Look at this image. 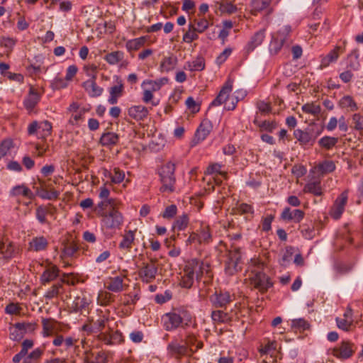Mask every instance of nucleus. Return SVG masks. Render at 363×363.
Returning a JSON list of instances; mask_svg holds the SVG:
<instances>
[{
	"mask_svg": "<svg viewBox=\"0 0 363 363\" xmlns=\"http://www.w3.org/2000/svg\"><path fill=\"white\" fill-rule=\"evenodd\" d=\"M175 163L169 161L158 169V174L162 186L160 191L162 193H172L175 191Z\"/></svg>",
	"mask_w": 363,
	"mask_h": 363,
	"instance_id": "nucleus-1",
	"label": "nucleus"
},
{
	"mask_svg": "<svg viewBox=\"0 0 363 363\" xmlns=\"http://www.w3.org/2000/svg\"><path fill=\"white\" fill-rule=\"evenodd\" d=\"M168 82L167 77H162L156 80L146 79L141 84L143 88L142 101L143 103L150 104L152 106H157L160 104V100H155L154 93L160 90L162 86Z\"/></svg>",
	"mask_w": 363,
	"mask_h": 363,
	"instance_id": "nucleus-2",
	"label": "nucleus"
},
{
	"mask_svg": "<svg viewBox=\"0 0 363 363\" xmlns=\"http://www.w3.org/2000/svg\"><path fill=\"white\" fill-rule=\"evenodd\" d=\"M233 81L228 79L222 86L216 98L211 102V105L218 106L223 104L225 110H234L237 106L238 99L236 96H230V93L233 90Z\"/></svg>",
	"mask_w": 363,
	"mask_h": 363,
	"instance_id": "nucleus-3",
	"label": "nucleus"
},
{
	"mask_svg": "<svg viewBox=\"0 0 363 363\" xmlns=\"http://www.w3.org/2000/svg\"><path fill=\"white\" fill-rule=\"evenodd\" d=\"M210 273V264L207 262L197 259H191L185 262L182 274L191 279L199 280L204 274Z\"/></svg>",
	"mask_w": 363,
	"mask_h": 363,
	"instance_id": "nucleus-4",
	"label": "nucleus"
},
{
	"mask_svg": "<svg viewBox=\"0 0 363 363\" xmlns=\"http://www.w3.org/2000/svg\"><path fill=\"white\" fill-rule=\"evenodd\" d=\"M164 327L167 331L175 330L180 325L184 327L191 322V315L185 311L177 313H166L164 317Z\"/></svg>",
	"mask_w": 363,
	"mask_h": 363,
	"instance_id": "nucleus-5",
	"label": "nucleus"
},
{
	"mask_svg": "<svg viewBox=\"0 0 363 363\" xmlns=\"http://www.w3.org/2000/svg\"><path fill=\"white\" fill-rule=\"evenodd\" d=\"M290 33L291 27L286 26L272 35V38L269 46L271 54L277 55L284 44H290L291 43Z\"/></svg>",
	"mask_w": 363,
	"mask_h": 363,
	"instance_id": "nucleus-6",
	"label": "nucleus"
},
{
	"mask_svg": "<svg viewBox=\"0 0 363 363\" xmlns=\"http://www.w3.org/2000/svg\"><path fill=\"white\" fill-rule=\"evenodd\" d=\"M249 279L250 284L262 293L272 286L270 279L262 272L260 266L251 270Z\"/></svg>",
	"mask_w": 363,
	"mask_h": 363,
	"instance_id": "nucleus-7",
	"label": "nucleus"
},
{
	"mask_svg": "<svg viewBox=\"0 0 363 363\" xmlns=\"http://www.w3.org/2000/svg\"><path fill=\"white\" fill-rule=\"evenodd\" d=\"M119 207L109 208L108 211L100 213L103 225L108 229L120 228L123 223V216L118 211Z\"/></svg>",
	"mask_w": 363,
	"mask_h": 363,
	"instance_id": "nucleus-8",
	"label": "nucleus"
},
{
	"mask_svg": "<svg viewBox=\"0 0 363 363\" xmlns=\"http://www.w3.org/2000/svg\"><path fill=\"white\" fill-rule=\"evenodd\" d=\"M241 252L238 247L228 250L225 262V272L232 276L240 270Z\"/></svg>",
	"mask_w": 363,
	"mask_h": 363,
	"instance_id": "nucleus-9",
	"label": "nucleus"
},
{
	"mask_svg": "<svg viewBox=\"0 0 363 363\" xmlns=\"http://www.w3.org/2000/svg\"><path fill=\"white\" fill-rule=\"evenodd\" d=\"M354 352V345L349 340H342L330 349V354L339 359H347L352 357Z\"/></svg>",
	"mask_w": 363,
	"mask_h": 363,
	"instance_id": "nucleus-10",
	"label": "nucleus"
},
{
	"mask_svg": "<svg viewBox=\"0 0 363 363\" xmlns=\"http://www.w3.org/2000/svg\"><path fill=\"white\" fill-rule=\"evenodd\" d=\"M319 134V132H315L312 128L304 130L296 129L294 131V136L303 146H312Z\"/></svg>",
	"mask_w": 363,
	"mask_h": 363,
	"instance_id": "nucleus-11",
	"label": "nucleus"
},
{
	"mask_svg": "<svg viewBox=\"0 0 363 363\" xmlns=\"http://www.w3.org/2000/svg\"><path fill=\"white\" fill-rule=\"evenodd\" d=\"M28 133L29 135L35 133L38 138L45 140L52 133V124L48 121H33L28 125Z\"/></svg>",
	"mask_w": 363,
	"mask_h": 363,
	"instance_id": "nucleus-12",
	"label": "nucleus"
},
{
	"mask_svg": "<svg viewBox=\"0 0 363 363\" xmlns=\"http://www.w3.org/2000/svg\"><path fill=\"white\" fill-rule=\"evenodd\" d=\"M20 252L19 246L9 239H3L0 242V254L4 260H10L18 256Z\"/></svg>",
	"mask_w": 363,
	"mask_h": 363,
	"instance_id": "nucleus-13",
	"label": "nucleus"
},
{
	"mask_svg": "<svg viewBox=\"0 0 363 363\" xmlns=\"http://www.w3.org/2000/svg\"><path fill=\"white\" fill-rule=\"evenodd\" d=\"M167 352L170 357L180 360L188 354V348L184 344H181L177 339H174L167 345Z\"/></svg>",
	"mask_w": 363,
	"mask_h": 363,
	"instance_id": "nucleus-14",
	"label": "nucleus"
},
{
	"mask_svg": "<svg viewBox=\"0 0 363 363\" xmlns=\"http://www.w3.org/2000/svg\"><path fill=\"white\" fill-rule=\"evenodd\" d=\"M348 199V192L344 191L335 201L329 214L335 220L339 219L344 212Z\"/></svg>",
	"mask_w": 363,
	"mask_h": 363,
	"instance_id": "nucleus-15",
	"label": "nucleus"
},
{
	"mask_svg": "<svg viewBox=\"0 0 363 363\" xmlns=\"http://www.w3.org/2000/svg\"><path fill=\"white\" fill-rule=\"evenodd\" d=\"M157 273V266L155 260L151 259L148 263L144 264L139 271V276L143 281L152 282Z\"/></svg>",
	"mask_w": 363,
	"mask_h": 363,
	"instance_id": "nucleus-16",
	"label": "nucleus"
},
{
	"mask_svg": "<svg viewBox=\"0 0 363 363\" xmlns=\"http://www.w3.org/2000/svg\"><path fill=\"white\" fill-rule=\"evenodd\" d=\"M98 339L107 345L120 344L123 341L121 333L113 330L108 327V332H101L98 335Z\"/></svg>",
	"mask_w": 363,
	"mask_h": 363,
	"instance_id": "nucleus-17",
	"label": "nucleus"
},
{
	"mask_svg": "<svg viewBox=\"0 0 363 363\" xmlns=\"http://www.w3.org/2000/svg\"><path fill=\"white\" fill-rule=\"evenodd\" d=\"M128 115L137 122L144 121L150 115V108L142 104L133 105L128 108Z\"/></svg>",
	"mask_w": 363,
	"mask_h": 363,
	"instance_id": "nucleus-18",
	"label": "nucleus"
},
{
	"mask_svg": "<svg viewBox=\"0 0 363 363\" xmlns=\"http://www.w3.org/2000/svg\"><path fill=\"white\" fill-rule=\"evenodd\" d=\"M210 301L216 308H223L232 301V296L228 291H216L210 298Z\"/></svg>",
	"mask_w": 363,
	"mask_h": 363,
	"instance_id": "nucleus-19",
	"label": "nucleus"
},
{
	"mask_svg": "<svg viewBox=\"0 0 363 363\" xmlns=\"http://www.w3.org/2000/svg\"><path fill=\"white\" fill-rule=\"evenodd\" d=\"M90 303L91 299L89 297L85 294L81 293L74 298L71 308L73 311L83 314L88 311V306Z\"/></svg>",
	"mask_w": 363,
	"mask_h": 363,
	"instance_id": "nucleus-20",
	"label": "nucleus"
},
{
	"mask_svg": "<svg viewBox=\"0 0 363 363\" xmlns=\"http://www.w3.org/2000/svg\"><path fill=\"white\" fill-rule=\"evenodd\" d=\"M41 323L43 337H49L57 334L61 330L60 323L52 318H43Z\"/></svg>",
	"mask_w": 363,
	"mask_h": 363,
	"instance_id": "nucleus-21",
	"label": "nucleus"
},
{
	"mask_svg": "<svg viewBox=\"0 0 363 363\" xmlns=\"http://www.w3.org/2000/svg\"><path fill=\"white\" fill-rule=\"evenodd\" d=\"M40 94L33 86H30L28 94L23 101V105L28 112H31L40 100Z\"/></svg>",
	"mask_w": 363,
	"mask_h": 363,
	"instance_id": "nucleus-22",
	"label": "nucleus"
},
{
	"mask_svg": "<svg viewBox=\"0 0 363 363\" xmlns=\"http://www.w3.org/2000/svg\"><path fill=\"white\" fill-rule=\"evenodd\" d=\"M212 130V125L209 120L204 119L201 123L200 125L197 128L193 142L197 144L203 140L209 135Z\"/></svg>",
	"mask_w": 363,
	"mask_h": 363,
	"instance_id": "nucleus-23",
	"label": "nucleus"
},
{
	"mask_svg": "<svg viewBox=\"0 0 363 363\" xmlns=\"http://www.w3.org/2000/svg\"><path fill=\"white\" fill-rule=\"evenodd\" d=\"M304 216L305 213L302 210L294 209L291 211L289 207H286L281 213V218L287 222L300 223L304 218Z\"/></svg>",
	"mask_w": 363,
	"mask_h": 363,
	"instance_id": "nucleus-24",
	"label": "nucleus"
},
{
	"mask_svg": "<svg viewBox=\"0 0 363 363\" xmlns=\"http://www.w3.org/2000/svg\"><path fill=\"white\" fill-rule=\"evenodd\" d=\"M125 277V276H124V277ZM128 286V284L123 283V277L121 276L109 277L106 284V288L114 293L123 291L125 290Z\"/></svg>",
	"mask_w": 363,
	"mask_h": 363,
	"instance_id": "nucleus-25",
	"label": "nucleus"
},
{
	"mask_svg": "<svg viewBox=\"0 0 363 363\" xmlns=\"http://www.w3.org/2000/svg\"><path fill=\"white\" fill-rule=\"evenodd\" d=\"M97 318H92L91 323H93V328L96 330V331H101L106 328V326H108V323L110 321L109 318V313L108 311H97Z\"/></svg>",
	"mask_w": 363,
	"mask_h": 363,
	"instance_id": "nucleus-26",
	"label": "nucleus"
},
{
	"mask_svg": "<svg viewBox=\"0 0 363 363\" xmlns=\"http://www.w3.org/2000/svg\"><path fill=\"white\" fill-rule=\"evenodd\" d=\"M59 268L56 265L49 263L40 276L41 284L45 285L55 280L59 276Z\"/></svg>",
	"mask_w": 363,
	"mask_h": 363,
	"instance_id": "nucleus-27",
	"label": "nucleus"
},
{
	"mask_svg": "<svg viewBox=\"0 0 363 363\" xmlns=\"http://www.w3.org/2000/svg\"><path fill=\"white\" fill-rule=\"evenodd\" d=\"M96 79H89L82 84V86L91 97L100 96L103 93V88L97 85Z\"/></svg>",
	"mask_w": 363,
	"mask_h": 363,
	"instance_id": "nucleus-28",
	"label": "nucleus"
},
{
	"mask_svg": "<svg viewBox=\"0 0 363 363\" xmlns=\"http://www.w3.org/2000/svg\"><path fill=\"white\" fill-rule=\"evenodd\" d=\"M271 4L272 0H252L250 2V12L253 16H257L258 13L268 9H269V11L271 12Z\"/></svg>",
	"mask_w": 363,
	"mask_h": 363,
	"instance_id": "nucleus-29",
	"label": "nucleus"
},
{
	"mask_svg": "<svg viewBox=\"0 0 363 363\" xmlns=\"http://www.w3.org/2000/svg\"><path fill=\"white\" fill-rule=\"evenodd\" d=\"M345 52V49L340 46H335L328 55L323 57L321 59V66L328 67L331 63L335 62L340 55Z\"/></svg>",
	"mask_w": 363,
	"mask_h": 363,
	"instance_id": "nucleus-30",
	"label": "nucleus"
},
{
	"mask_svg": "<svg viewBox=\"0 0 363 363\" xmlns=\"http://www.w3.org/2000/svg\"><path fill=\"white\" fill-rule=\"evenodd\" d=\"M135 230H125L122 235V240L119 243L118 247L122 250L130 252L135 241Z\"/></svg>",
	"mask_w": 363,
	"mask_h": 363,
	"instance_id": "nucleus-31",
	"label": "nucleus"
},
{
	"mask_svg": "<svg viewBox=\"0 0 363 363\" xmlns=\"http://www.w3.org/2000/svg\"><path fill=\"white\" fill-rule=\"evenodd\" d=\"M265 29H262L254 34L246 45L245 50L247 53L252 52L257 47L262 43L265 38Z\"/></svg>",
	"mask_w": 363,
	"mask_h": 363,
	"instance_id": "nucleus-32",
	"label": "nucleus"
},
{
	"mask_svg": "<svg viewBox=\"0 0 363 363\" xmlns=\"http://www.w3.org/2000/svg\"><path fill=\"white\" fill-rule=\"evenodd\" d=\"M304 193H309L316 196H320L323 194L320 180L308 182L303 187Z\"/></svg>",
	"mask_w": 363,
	"mask_h": 363,
	"instance_id": "nucleus-33",
	"label": "nucleus"
},
{
	"mask_svg": "<svg viewBox=\"0 0 363 363\" xmlns=\"http://www.w3.org/2000/svg\"><path fill=\"white\" fill-rule=\"evenodd\" d=\"M107 356L104 352H99L94 354L91 352H86L84 363H106Z\"/></svg>",
	"mask_w": 363,
	"mask_h": 363,
	"instance_id": "nucleus-34",
	"label": "nucleus"
},
{
	"mask_svg": "<svg viewBox=\"0 0 363 363\" xmlns=\"http://www.w3.org/2000/svg\"><path fill=\"white\" fill-rule=\"evenodd\" d=\"M184 345L187 346L188 352L194 353L203 347V343L201 341H198L194 334H188L185 337Z\"/></svg>",
	"mask_w": 363,
	"mask_h": 363,
	"instance_id": "nucleus-35",
	"label": "nucleus"
},
{
	"mask_svg": "<svg viewBox=\"0 0 363 363\" xmlns=\"http://www.w3.org/2000/svg\"><path fill=\"white\" fill-rule=\"evenodd\" d=\"M177 63V58L173 55L164 57L160 65L162 72H169L174 69Z\"/></svg>",
	"mask_w": 363,
	"mask_h": 363,
	"instance_id": "nucleus-36",
	"label": "nucleus"
},
{
	"mask_svg": "<svg viewBox=\"0 0 363 363\" xmlns=\"http://www.w3.org/2000/svg\"><path fill=\"white\" fill-rule=\"evenodd\" d=\"M338 106L342 109H346L348 112H353L358 109V106L351 96H344L338 101Z\"/></svg>",
	"mask_w": 363,
	"mask_h": 363,
	"instance_id": "nucleus-37",
	"label": "nucleus"
},
{
	"mask_svg": "<svg viewBox=\"0 0 363 363\" xmlns=\"http://www.w3.org/2000/svg\"><path fill=\"white\" fill-rule=\"evenodd\" d=\"M10 194L12 196H23L29 199H33L35 198V195L31 190L23 184L14 186L11 189Z\"/></svg>",
	"mask_w": 363,
	"mask_h": 363,
	"instance_id": "nucleus-38",
	"label": "nucleus"
},
{
	"mask_svg": "<svg viewBox=\"0 0 363 363\" xmlns=\"http://www.w3.org/2000/svg\"><path fill=\"white\" fill-rule=\"evenodd\" d=\"M147 39V36H141L140 38L129 40L126 42L125 48L128 52L138 50L144 46Z\"/></svg>",
	"mask_w": 363,
	"mask_h": 363,
	"instance_id": "nucleus-39",
	"label": "nucleus"
},
{
	"mask_svg": "<svg viewBox=\"0 0 363 363\" xmlns=\"http://www.w3.org/2000/svg\"><path fill=\"white\" fill-rule=\"evenodd\" d=\"M110 96L108 101L110 104H116L118 102V99L123 95V84L119 82L118 84L115 85L110 88Z\"/></svg>",
	"mask_w": 363,
	"mask_h": 363,
	"instance_id": "nucleus-40",
	"label": "nucleus"
},
{
	"mask_svg": "<svg viewBox=\"0 0 363 363\" xmlns=\"http://www.w3.org/2000/svg\"><path fill=\"white\" fill-rule=\"evenodd\" d=\"M48 245L47 239L43 236L35 237L30 242V248L35 252L45 250Z\"/></svg>",
	"mask_w": 363,
	"mask_h": 363,
	"instance_id": "nucleus-41",
	"label": "nucleus"
},
{
	"mask_svg": "<svg viewBox=\"0 0 363 363\" xmlns=\"http://www.w3.org/2000/svg\"><path fill=\"white\" fill-rule=\"evenodd\" d=\"M211 318L215 324L227 323L231 321L230 315L222 310L213 311L211 313Z\"/></svg>",
	"mask_w": 363,
	"mask_h": 363,
	"instance_id": "nucleus-42",
	"label": "nucleus"
},
{
	"mask_svg": "<svg viewBox=\"0 0 363 363\" xmlns=\"http://www.w3.org/2000/svg\"><path fill=\"white\" fill-rule=\"evenodd\" d=\"M104 175L106 177H108L111 179V182L113 184H120L125 178L124 172L121 170L118 167H115L113 171L108 172L105 170Z\"/></svg>",
	"mask_w": 363,
	"mask_h": 363,
	"instance_id": "nucleus-43",
	"label": "nucleus"
},
{
	"mask_svg": "<svg viewBox=\"0 0 363 363\" xmlns=\"http://www.w3.org/2000/svg\"><path fill=\"white\" fill-rule=\"evenodd\" d=\"M120 205L121 201L116 199H104L98 204V213L100 216V213L108 211L109 208H112L113 207H119Z\"/></svg>",
	"mask_w": 363,
	"mask_h": 363,
	"instance_id": "nucleus-44",
	"label": "nucleus"
},
{
	"mask_svg": "<svg viewBox=\"0 0 363 363\" xmlns=\"http://www.w3.org/2000/svg\"><path fill=\"white\" fill-rule=\"evenodd\" d=\"M314 169L321 174L330 173L335 169V164L332 160H325L316 165Z\"/></svg>",
	"mask_w": 363,
	"mask_h": 363,
	"instance_id": "nucleus-45",
	"label": "nucleus"
},
{
	"mask_svg": "<svg viewBox=\"0 0 363 363\" xmlns=\"http://www.w3.org/2000/svg\"><path fill=\"white\" fill-rule=\"evenodd\" d=\"M197 233L199 238L200 245L208 244L212 241L211 232L208 225H202Z\"/></svg>",
	"mask_w": 363,
	"mask_h": 363,
	"instance_id": "nucleus-46",
	"label": "nucleus"
},
{
	"mask_svg": "<svg viewBox=\"0 0 363 363\" xmlns=\"http://www.w3.org/2000/svg\"><path fill=\"white\" fill-rule=\"evenodd\" d=\"M118 142V135L116 133L108 132L100 138V143L103 146L114 145Z\"/></svg>",
	"mask_w": 363,
	"mask_h": 363,
	"instance_id": "nucleus-47",
	"label": "nucleus"
},
{
	"mask_svg": "<svg viewBox=\"0 0 363 363\" xmlns=\"http://www.w3.org/2000/svg\"><path fill=\"white\" fill-rule=\"evenodd\" d=\"M184 68L191 72L202 71L205 68L204 58L201 56H198L195 60L188 62Z\"/></svg>",
	"mask_w": 363,
	"mask_h": 363,
	"instance_id": "nucleus-48",
	"label": "nucleus"
},
{
	"mask_svg": "<svg viewBox=\"0 0 363 363\" xmlns=\"http://www.w3.org/2000/svg\"><path fill=\"white\" fill-rule=\"evenodd\" d=\"M190 27L197 31L199 33H203L209 26V22L206 18H196L194 20L193 23L189 24Z\"/></svg>",
	"mask_w": 363,
	"mask_h": 363,
	"instance_id": "nucleus-49",
	"label": "nucleus"
},
{
	"mask_svg": "<svg viewBox=\"0 0 363 363\" xmlns=\"http://www.w3.org/2000/svg\"><path fill=\"white\" fill-rule=\"evenodd\" d=\"M124 57V53L122 51H113L105 55L104 60L111 65H115L121 62Z\"/></svg>",
	"mask_w": 363,
	"mask_h": 363,
	"instance_id": "nucleus-50",
	"label": "nucleus"
},
{
	"mask_svg": "<svg viewBox=\"0 0 363 363\" xmlns=\"http://www.w3.org/2000/svg\"><path fill=\"white\" fill-rule=\"evenodd\" d=\"M338 138L330 136H324L318 140V145L325 150H330L336 145Z\"/></svg>",
	"mask_w": 363,
	"mask_h": 363,
	"instance_id": "nucleus-51",
	"label": "nucleus"
},
{
	"mask_svg": "<svg viewBox=\"0 0 363 363\" xmlns=\"http://www.w3.org/2000/svg\"><path fill=\"white\" fill-rule=\"evenodd\" d=\"M78 250V247L74 242H67L64 243V247L62 250V255L63 257H72Z\"/></svg>",
	"mask_w": 363,
	"mask_h": 363,
	"instance_id": "nucleus-52",
	"label": "nucleus"
},
{
	"mask_svg": "<svg viewBox=\"0 0 363 363\" xmlns=\"http://www.w3.org/2000/svg\"><path fill=\"white\" fill-rule=\"evenodd\" d=\"M62 289V283H57L53 284L45 293V298L48 299H52L57 297Z\"/></svg>",
	"mask_w": 363,
	"mask_h": 363,
	"instance_id": "nucleus-53",
	"label": "nucleus"
},
{
	"mask_svg": "<svg viewBox=\"0 0 363 363\" xmlns=\"http://www.w3.org/2000/svg\"><path fill=\"white\" fill-rule=\"evenodd\" d=\"M189 217L187 214H183L179 216L174 223L173 228L178 230H183L186 229L189 225Z\"/></svg>",
	"mask_w": 363,
	"mask_h": 363,
	"instance_id": "nucleus-54",
	"label": "nucleus"
},
{
	"mask_svg": "<svg viewBox=\"0 0 363 363\" xmlns=\"http://www.w3.org/2000/svg\"><path fill=\"white\" fill-rule=\"evenodd\" d=\"M309 323L307 320L303 318L294 319L291 322V328L298 331H303L309 328Z\"/></svg>",
	"mask_w": 363,
	"mask_h": 363,
	"instance_id": "nucleus-55",
	"label": "nucleus"
},
{
	"mask_svg": "<svg viewBox=\"0 0 363 363\" xmlns=\"http://www.w3.org/2000/svg\"><path fill=\"white\" fill-rule=\"evenodd\" d=\"M37 194H38L39 196L43 199L53 200L57 199L60 194L55 189H52L50 191H47L45 189H41L39 191L37 189Z\"/></svg>",
	"mask_w": 363,
	"mask_h": 363,
	"instance_id": "nucleus-56",
	"label": "nucleus"
},
{
	"mask_svg": "<svg viewBox=\"0 0 363 363\" xmlns=\"http://www.w3.org/2000/svg\"><path fill=\"white\" fill-rule=\"evenodd\" d=\"M97 300L100 305L107 306L113 301V296L108 291H101L98 295Z\"/></svg>",
	"mask_w": 363,
	"mask_h": 363,
	"instance_id": "nucleus-57",
	"label": "nucleus"
},
{
	"mask_svg": "<svg viewBox=\"0 0 363 363\" xmlns=\"http://www.w3.org/2000/svg\"><path fill=\"white\" fill-rule=\"evenodd\" d=\"M349 64L347 66V69L351 71H356L359 67L358 62V54L357 52H353L348 55Z\"/></svg>",
	"mask_w": 363,
	"mask_h": 363,
	"instance_id": "nucleus-58",
	"label": "nucleus"
},
{
	"mask_svg": "<svg viewBox=\"0 0 363 363\" xmlns=\"http://www.w3.org/2000/svg\"><path fill=\"white\" fill-rule=\"evenodd\" d=\"M301 109L304 113L311 114L313 116H316L320 112V106L314 103L306 104L302 106Z\"/></svg>",
	"mask_w": 363,
	"mask_h": 363,
	"instance_id": "nucleus-59",
	"label": "nucleus"
},
{
	"mask_svg": "<svg viewBox=\"0 0 363 363\" xmlns=\"http://www.w3.org/2000/svg\"><path fill=\"white\" fill-rule=\"evenodd\" d=\"M43 354V350L37 348L34 350L25 359L24 363H38L37 361Z\"/></svg>",
	"mask_w": 363,
	"mask_h": 363,
	"instance_id": "nucleus-60",
	"label": "nucleus"
},
{
	"mask_svg": "<svg viewBox=\"0 0 363 363\" xmlns=\"http://www.w3.org/2000/svg\"><path fill=\"white\" fill-rule=\"evenodd\" d=\"M336 323L338 328L344 331H350L352 326H353V320H348L344 318H337Z\"/></svg>",
	"mask_w": 363,
	"mask_h": 363,
	"instance_id": "nucleus-61",
	"label": "nucleus"
},
{
	"mask_svg": "<svg viewBox=\"0 0 363 363\" xmlns=\"http://www.w3.org/2000/svg\"><path fill=\"white\" fill-rule=\"evenodd\" d=\"M235 213L239 215H245V214H251L252 215L254 213L253 208L251 205L247 203H240L235 208Z\"/></svg>",
	"mask_w": 363,
	"mask_h": 363,
	"instance_id": "nucleus-62",
	"label": "nucleus"
},
{
	"mask_svg": "<svg viewBox=\"0 0 363 363\" xmlns=\"http://www.w3.org/2000/svg\"><path fill=\"white\" fill-rule=\"evenodd\" d=\"M86 112L84 108H82L77 113H72L69 120V123L72 125H77L79 122L83 120L84 115Z\"/></svg>",
	"mask_w": 363,
	"mask_h": 363,
	"instance_id": "nucleus-63",
	"label": "nucleus"
},
{
	"mask_svg": "<svg viewBox=\"0 0 363 363\" xmlns=\"http://www.w3.org/2000/svg\"><path fill=\"white\" fill-rule=\"evenodd\" d=\"M48 212V208L46 206H40L36 208V218L40 223L44 224L47 223L46 215Z\"/></svg>",
	"mask_w": 363,
	"mask_h": 363,
	"instance_id": "nucleus-64",
	"label": "nucleus"
}]
</instances>
